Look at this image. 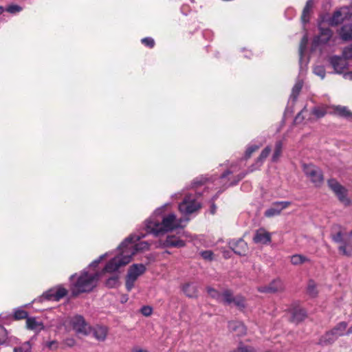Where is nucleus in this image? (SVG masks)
Instances as JSON below:
<instances>
[{
  "instance_id": "1",
  "label": "nucleus",
  "mask_w": 352,
  "mask_h": 352,
  "mask_svg": "<svg viewBox=\"0 0 352 352\" xmlns=\"http://www.w3.org/2000/svg\"><path fill=\"white\" fill-rule=\"evenodd\" d=\"M144 236V234L141 236L131 234L126 238L118 247L119 254L107 263L104 271L107 272H113L118 270L120 267L128 264L131 261L132 256L138 252L148 250L149 244L146 241L135 244L136 241Z\"/></svg>"
},
{
  "instance_id": "2",
  "label": "nucleus",
  "mask_w": 352,
  "mask_h": 352,
  "mask_svg": "<svg viewBox=\"0 0 352 352\" xmlns=\"http://www.w3.org/2000/svg\"><path fill=\"white\" fill-rule=\"evenodd\" d=\"M182 219H177L175 214L171 213L163 217L161 223L148 219L145 222V229L147 233L153 234L155 236L168 232L178 228H183L181 225Z\"/></svg>"
},
{
  "instance_id": "3",
  "label": "nucleus",
  "mask_w": 352,
  "mask_h": 352,
  "mask_svg": "<svg viewBox=\"0 0 352 352\" xmlns=\"http://www.w3.org/2000/svg\"><path fill=\"white\" fill-rule=\"evenodd\" d=\"M99 277L100 274L98 272H82L73 284L72 287V296H76L81 293L91 292L96 287Z\"/></svg>"
},
{
  "instance_id": "4",
  "label": "nucleus",
  "mask_w": 352,
  "mask_h": 352,
  "mask_svg": "<svg viewBox=\"0 0 352 352\" xmlns=\"http://www.w3.org/2000/svg\"><path fill=\"white\" fill-rule=\"evenodd\" d=\"M208 294L219 301L223 302L226 306L234 305L239 307L245 306V299L241 295L234 296L232 291L226 289L221 294L210 286L206 287Z\"/></svg>"
},
{
  "instance_id": "5",
  "label": "nucleus",
  "mask_w": 352,
  "mask_h": 352,
  "mask_svg": "<svg viewBox=\"0 0 352 352\" xmlns=\"http://www.w3.org/2000/svg\"><path fill=\"white\" fill-rule=\"evenodd\" d=\"M69 324L76 334L79 337L88 336L91 334V325L80 315L71 317Z\"/></svg>"
},
{
  "instance_id": "6",
  "label": "nucleus",
  "mask_w": 352,
  "mask_h": 352,
  "mask_svg": "<svg viewBox=\"0 0 352 352\" xmlns=\"http://www.w3.org/2000/svg\"><path fill=\"white\" fill-rule=\"evenodd\" d=\"M302 170L307 178L317 187L320 186L324 182L321 169L312 164L302 165Z\"/></svg>"
},
{
  "instance_id": "7",
  "label": "nucleus",
  "mask_w": 352,
  "mask_h": 352,
  "mask_svg": "<svg viewBox=\"0 0 352 352\" xmlns=\"http://www.w3.org/2000/svg\"><path fill=\"white\" fill-rule=\"evenodd\" d=\"M329 188L334 192L339 201L345 206H349L351 203L348 197L347 189L342 186L336 179H330L327 181Z\"/></svg>"
},
{
  "instance_id": "8",
  "label": "nucleus",
  "mask_w": 352,
  "mask_h": 352,
  "mask_svg": "<svg viewBox=\"0 0 352 352\" xmlns=\"http://www.w3.org/2000/svg\"><path fill=\"white\" fill-rule=\"evenodd\" d=\"M146 267L144 265L133 264L129 268L127 276L126 278V287L128 291H131L134 286V283L138 278L144 273Z\"/></svg>"
},
{
  "instance_id": "9",
  "label": "nucleus",
  "mask_w": 352,
  "mask_h": 352,
  "mask_svg": "<svg viewBox=\"0 0 352 352\" xmlns=\"http://www.w3.org/2000/svg\"><path fill=\"white\" fill-rule=\"evenodd\" d=\"M318 34L315 36L313 39V48H316L320 45L327 44L333 36L332 30L329 28L323 27L322 24L318 25Z\"/></svg>"
},
{
  "instance_id": "10",
  "label": "nucleus",
  "mask_w": 352,
  "mask_h": 352,
  "mask_svg": "<svg viewBox=\"0 0 352 352\" xmlns=\"http://www.w3.org/2000/svg\"><path fill=\"white\" fill-rule=\"evenodd\" d=\"M67 293L68 291L65 287L58 285L52 287L45 292L41 298L57 302L67 296Z\"/></svg>"
},
{
  "instance_id": "11",
  "label": "nucleus",
  "mask_w": 352,
  "mask_h": 352,
  "mask_svg": "<svg viewBox=\"0 0 352 352\" xmlns=\"http://www.w3.org/2000/svg\"><path fill=\"white\" fill-rule=\"evenodd\" d=\"M199 203L190 195L186 196L183 201L179 205V210L182 213L189 214L200 208Z\"/></svg>"
},
{
  "instance_id": "12",
  "label": "nucleus",
  "mask_w": 352,
  "mask_h": 352,
  "mask_svg": "<svg viewBox=\"0 0 352 352\" xmlns=\"http://www.w3.org/2000/svg\"><path fill=\"white\" fill-rule=\"evenodd\" d=\"M228 244L230 249L239 256H245L248 252V244L243 239H232Z\"/></svg>"
},
{
  "instance_id": "13",
  "label": "nucleus",
  "mask_w": 352,
  "mask_h": 352,
  "mask_svg": "<svg viewBox=\"0 0 352 352\" xmlns=\"http://www.w3.org/2000/svg\"><path fill=\"white\" fill-rule=\"evenodd\" d=\"M291 205L289 201H276L272 204V206L265 210V216L272 217L278 215L281 211Z\"/></svg>"
},
{
  "instance_id": "14",
  "label": "nucleus",
  "mask_w": 352,
  "mask_h": 352,
  "mask_svg": "<svg viewBox=\"0 0 352 352\" xmlns=\"http://www.w3.org/2000/svg\"><path fill=\"white\" fill-rule=\"evenodd\" d=\"M284 287L280 280H274L268 285L261 287L258 291L262 293L275 294L283 291Z\"/></svg>"
},
{
  "instance_id": "15",
  "label": "nucleus",
  "mask_w": 352,
  "mask_h": 352,
  "mask_svg": "<svg viewBox=\"0 0 352 352\" xmlns=\"http://www.w3.org/2000/svg\"><path fill=\"white\" fill-rule=\"evenodd\" d=\"M163 248H182L185 246L186 243L184 241L179 239L175 235H168L166 239L161 242Z\"/></svg>"
},
{
  "instance_id": "16",
  "label": "nucleus",
  "mask_w": 352,
  "mask_h": 352,
  "mask_svg": "<svg viewBox=\"0 0 352 352\" xmlns=\"http://www.w3.org/2000/svg\"><path fill=\"white\" fill-rule=\"evenodd\" d=\"M329 62L334 70L339 74H341L347 65L346 60L344 58L338 56L331 57Z\"/></svg>"
},
{
  "instance_id": "17",
  "label": "nucleus",
  "mask_w": 352,
  "mask_h": 352,
  "mask_svg": "<svg viewBox=\"0 0 352 352\" xmlns=\"http://www.w3.org/2000/svg\"><path fill=\"white\" fill-rule=\"evenodd\" d=\"M253 241L255 243L267 244L271 241V235L263 228H261L256 231Z\"/></svg>"
},
{
  "instance_id": "18",
  "label": "nucleus",
  "mask_w": 352,
  "mask_h": 352,
  "mask_svg": "<svg viewBox=\"0 0 352 352\" xmlns=\"http://www.w3.org/2000/svg\"><path fill=\"white\" fill-rule=\"evenodd\" d=\"M91 334L97 340H105L108 333V329L107 327L97 324L94 327L91 326Z\"/></svg>"
},
{
  "instance_id": "19",
  "label": "nucleus",
  "mask_w": 352,
  "mask_h": 352,
  "mask_svg": "<svg viewBox=\"0 0 352 352\" xmlns=\"http://www.w3.org/2000/svg\"><path fill=\"white\" fill-rule=\"evenodd\" d=\"M228 328L231 332L236 333L238 336H241L246 333V327L239 321L230 322Z\"/></svg>"
},
{
  "instance_id": "20",
  "label": "nucleus",
  "mask_w": 352,
  "mask_h": 352,
  "mask_svg": "<svg viewBox=\"0 0 352 352\" xmlns=\"http://www.w3.org/2000/svg\"><path fill=\"white\" fill-rule=\"evenodd\" d=\"M289 320L294 323H299L306 317L307 314L305 309H289Z\"/></svg>"
},
{
  "instance_id": "21",
  "label": "nucleus",
  "mask_w": 352,
  "mask_h": 352,
  "mask_svg": "<svg viewBox=\"0 0 352 352\" xmlns=\"http://www.w3.org/2000/svg\"><path fill=\"white\" fill-rule=\"evenodd\" d=\"M184 293L190 298H195L198 295L197 285L194 283H188L183 285Z\"/></svg>"
},
{
  "instance_id": "22",
  "label": "nucleus",
  "mask_w": 352,
  "mask_h": 352,
  "mask_svg": "<svg viewBox=\"0 0 352 352\" xmlns=\"http://www.w3.org/2000/svg\"><path fill=\"white\" fill-rule=\"evenodd\" d=\"M338 337L337 335L331 330L329 332H327L324 336H322L319 340V344L322 345H328L333 343Z\"/></svg>"
},
{
  "instance_id": "23",
  "label": "nucleus",
  "mask_w": 352,
  "mask_h": 352,
  "mask_svg": "<svg viewBox=\"0 0 352 352\" xmlns=\"http://www.w3.org/2000/svg\"><path fill=\"white\" fill-rule=\"evenodd\" d=\"M339 34L344 41L352 40V24L343 25L339 30Z\"/></svg>"
},
{
  "instance_id": "24",
  "label": "nucleus",
  "mask_w": 352,
  "mask_h": 352,
  "mask_svg": "<svg viewBox=\"0 0 352 352\" xmlns=\"http://www.w3.org/2000/svg\"><path fill=\"white\" fill-rule=\"evenodd\" d=\"M344 21V17L340 10H336L333 15L328 19V23L331 26H336Z\"/></svg>"
},
{
  "instance_id": "25",
  "label": "nucleus",
  "mask_w": 352,
  "mask_h": 352,
  "mask_svg": "<svg viewBox=\"0 0 352 352\" xmlns=\"http://www.w3.org/2000/svg\"><path fill=\"white\" fill-rule=\"evenodd\" d=\"M334 113L346 119H352V112H351L346 107L337 106L334 109Z\"/></svg>"
},
{
  "instance_id": "26",
  "label": "nucleus",
  "mask_w": 352,
  "mask_h": 352,
  "mask_svg": "<svg viewBox=\"0 0 352 352\" xmlns=\"http://www.w3.org/2000/svg\"><path fill=\"white\" fill-rule=\"evenodd\" d=\"M338 250L343 255L350 256L352 252V239L345 240L344 243L338 247Z\"/></svg>"
},
{
  "instance_id": "27",
  "label": "nucleus",
  "mask_w": 352,
  "mask_h": 352,
  "mask_svg": "<svg viewBox=\"0 0 352 352\" xmlns=\"http://www.w3.org/2000/svg\"><path fill=\"white\" fill-rule=\"evenodd\" d=\"M331 238L333 241L338 243H343L345 240H351V237L348 235H343L340 230L338 231L336 234L331 233Z\"/></svg>"
},
{
  "instance_id": "28",
  "label": "nucleus",
  "mask_w": 352,
  "mask_h": 352,
  "mask_svg": "<svg viewBox=\"0 0 352 352\" xmlns=\"http://www.w3.org/2000/svg\"><path fill=\"white\" fill-rule=\"evenodd\" d=\"M307 294L311 297H316L318 294L317 284L313 280H309L307 287Z\"/></svg>"
},
{
  "instance_id": "29",
  "label": "nucleus",
  "mask_w": 352,
  "mask_h": 352,
  "mask_svg": "<svg viewBox=\"0 0 352 352\" xmlns=\"http://www.w3.org/2000/svg\"><path fill=\"white\" fill-rule=\"evenodd\" d=\"M282 150H283L282 141H280V140L277 141L275 144L274 152L272 157V162H276L278 161L280 156L281 155Z\"/></svg>"
},
{
  "instance_id": "30",
  "label": "nucleus",
  "mask_w": 352,
  "mask_h": 352,
  "mask_svg": "<svg viewBox=\"0 0 352 352\" xmlns=\"http://www.w3.org/2000/svg\"><path fill=\"white\" fill-rule=\"evenodd\" d=\"M39 327H41V329L43 328V324L41 322H38L36 320L35 318H30L28 317L26 320V327L30 330H36Z\"/></svg>"
},
{
  "instance_id": "31",
  "label": "nucleus",
  "mask_w": 352,
  "mask_h": 352,
  "mask_svg": "<svg viewBox=\"0 0 352 352\" xmlns=\"http://www.w3.org/2000/svg\"><path fill=\"white\" fill-rule=\"evenodd\" d=\"M347 327V323L345 322H342L338 324L332 331L337 335L339 338L341 336L344 334V331Z\"/></svg>"
},
{
  "instance_id": "32",
  "label": "nucleus",
  "mask_w": 352,
  "mask_h": 352,
  "mask_svg": "<svg viewBox=\"0 0 352 352\" xmlns=\"http://www.w3.org/2000/svg\"><path fill=\"white\" fill-rule=\"evenodd\" d=\"M271 152V147L267 146H266L261 152L260 155L258 157L256 160V164H258V166H261L264 160L267 157L269 154Z\"/></svg>"
},
{
  "instance_id": "33",
  "label": "nucleus",
  "mask_w": 352,
  "mask_h": 352,
  "mask_svg": "<svg viewBox=\"0 0 352 352\" xmlns=\"http://www.w3.org/2000/svg\"><path fill=\"white\" fill-rule=\"evenodd\" d=\"M308 258L300 254H295L291 257V263L294 265H300L307 261Z\"/></svg>"
},
{
  "instance_id": "34",
  "label": "nucleus",
  "mask_w": 352,
  "mask_h": 352,
  "mask_svg": "<svg viewBox=\"0 0 352 352\" xmlns=\"http://www.w3.org/2000/svg\"><path fill=\"white\" fill-rule=\"evenodd\" d=\"M302 82L300 80H298V82H296V83L294 85V86L292 88L291 97L293 98L294 100L296 99L297 96H298L300 91L302 89Z\"/></svg>"
},
{
  "instance_id": "35",
  "label": "nucleus",
  "mask_w": 352,
  "mask_h": 352,
  "mask_svg": "<svg viewBox=\"0 0 352 352\" xmlns=\"http://www.w3.org/2000/svg\"><path fill=\"white\" fill-rule=\"evenodd\" d=\"M307 43H308V37L305 34L302 38V39L300 41V46H299V54H300V59H302V58L303 53H304L305 50H306Z\"/></svg>"
},
{
  "instance_id": "36",
  "label": "nucleus",
  "mask_w": 352,
  "mask_h": 352,
  "mask_svg": "<svg viewBox=\"0 0 352 352\" xmlns=\"http://www.w3.org/2000/svg\"><path fill=\"white\" fill-rule=\"evenodd\" d=\"M32 346L29 341L24 342L21 346L15 347L14 352H31Z\"/></svg>"
},
{
  "instance_id": "37",
  "label": "nucleus",
  "mask_w": 352,
  "mask_h": 352,
  "mask_svg": "<svg viewBox=\"0 0 352 352\" xmlns=\"http://www.w3.org/2000/svg\"><path fill=\"white\" fill-rule=\"evenodd\" d=\"M28 318V314L24 309H16L14 313L15 320H22Z\"/></svg>"
},
{
  "instance_id": "38",
  "label": "nucleus",
  "mask_w": 352,
  "mask_h": 352,
  "mask_svg": "<svg viewBox=\"0 0 352 352\" xmlns=\"http://www.w3.org/2000/svg\"><path fill=\"white\" fill-rule=\"evenodd\" d=\"M119 276L118 275H113L109 277L106 281V286L112 288L116 286L118 283Z\"/></svg>"
},
{
  "instance_id": "39",
  "label": "nucleus",
  "mask_w": 352,
  "mask_h": 352,
  "mask_svg": "<svg viewBox=\"0 0 352 352\" xmlns=\"http://www.w3.org/2000/svg\"><path fill=\"white\" fill-rule=\"evenodd\" d=\"M310 11H311V9L307 8V7L304 8V9L302 10V16H301V20H302V23H305L309 21Z\"/></svg>"
},
{
  "instance_id": "40",
  "label": "nucleus",
  "mask_w": 352,
  "mask_h": 352,
  "mask_svg": "<svg viewBox=\"0 0 352 352\" xmlns=\"http://www.w3.org/2000/svg\"><path fill=\"white\" fill-rule=\"evenodd\" d=\"M342 56L345 60L352 58V45L343 50Z\"/></svg>"
},
{
  "instance_id": "41",
  "label": "nucleus",
  "mask_w": 352,
  "mask_h": 352,
  "mask_svg": "<svg viewBox=\"0 0 352 352\" xmlns=\"http://www.w3.org/2000/svg\"><path fill=\"white\" fill-rule=\"evenodd\" d=\"M314 72L317 76H320L322 78H324L325 76V69L323 66H316L314 69Z\"/></svg>"
},
{
  "instance_id": "42",
  "label": "nucleus",
  "mask_w": 352,
  "mask_h": 352,
  "mask_svg": "<svg viewBox=\"0 0 352 352\" xmlns=\"http://www.w3.org/2000/svg\"><path fill=\"white\" fill-rule=\"evenodd\" d=\"M6 10L11 14H15L22 10V8L18 5H10L7 7Z\"/></svg>"
},
{
  "instance_id": "43",
  "label": "nucleus",
  "mask_w": 352,
  "mask_h": 352,
  "mask_svg": "<svg viewBox=\"0 0 352 352\" xmlns=\"http://www.w3.org/2000/svg\"><path fill=\"white\" fill-rule=\"evenodd\" d=\"M258 146H256V145H252V146H249L246 151H245V157L246 159L248 158H250L252 155V154L255 152L256 151H257L258 149Z\"/></svg>"
},
{
  "instance_id": "44",
  "label": "nucleus",
  "mask_w": 352,
  "mask_h": 352,
  "mask_svg": "<svg viewBox=\"0 0 352 352\" xmlns=\"http://www.w3.org/2000/svg\"><path fill=\"white\" fill-rule=\"evenodd\" d=\"M7 332L6 329L0 325V344H3L6 342Z\"/></svg>"
},
{
  "instance_id": "45",
  "label": "nucleus",
  "mask_w": 352,
  "mask_h": 352,
  "mask_svg": "<svg viewBox=\"0 0 352 352\" xmlns=\"http://www.w3.org/2000/svg\"><path fill=\"white\" fill-rule=\"evenodd\" d=\"M142 43L144 45H146V46H148V47H149L151 48H152L154 46V45H155L154 40L152 38H151V37H146V38H142Z\"/></svg>"
},
{
  "instance_id": "46",
  "label": "nucleus",
  "mask_w": 352,
  "mask_h": 352,
  "mask_svg": "<svg viewBox=\"0 0 352 352\" xmlns=\"http://www.w3.org/2000/svg\"><path fill=\"white\" fill-rule=\"evenodd\" d=\"M312 113L317 118H322L325 115V111L320 108H314L312 111Z\"/></svg>"
},
{
  "instance_id": "47",
  "label": "nucleus",
  "mask_w": 352,
  "mask_h": 352,
  "mask_svg": "<svg viewBox=\"0 0 352 352\" xmlns=\"http://www.w3.org/2000/svg\"><path fill=\"white\" fill-rule=\"evenodd\" d=\"M201 256L206 260H212L213 253L210 250H206L201 252Z\"/></svg>"
},
{
  "instance_id": "48",
  "label": "nucleus",
  "mask_w": 352,
  "mask_h": 352,
  "mask_svg": "<svg viewBox=\"0 0 352 352\" xmlns=\"http://www.w3.org/2000/svg\"><path fill=\"white\" fill-rule=\"evenodd\" d=\"M47 346L52 350H56L58 349V342L56 341L53 340V341L47 342Z\"/></svg>"
},
{
  "instance_id": "49",
  "label": "nucleus",
  "mask_w": 352,
  "mask_h": 352,
  "mask_svg": "<svg viewBox=\"0 0 352 352\" xmlns=\"http://www.w3.org/2000/svg\"><path fill=\"white\" fill-rule=\"evenodd\" d=\"M65 342L66 345L69 346V347H72V346H74L76 344V340L74 338H67L65 340Z\"/></svg>"
},
{
  "instance_id": "50",
  "label": "nucleus",
  "mask_w": 352,
  "mask_h": 352,
  "mask_svg": "<svg viewBox=\"0 0 352 352\" xmlns=\"http://www.w3.org/2000/svg\"><path fill=\"white\" fill-rule=\"evenodd\" d=\"M140 311L144 316H149L152 314L153 309H140Z\"/></svg>"
},
{
  "instance_id": "51",
  "label": "nucleus",
  "mask_w": 352,
  "mask_h": 352,
  "mask_svg": "<svg viewBox=\"0 0 352 352\" xmlns=\"http://www.w3.org/2000/svg\"><path fill=\"white\" fill-rule=\"evenodd\" d=\"M303 112V110H302L300 112H299L296 118H295V122H300L304 118L302 116V113Z\"/></svg>"
},
{
  "instance_id": "52",
  "label": "nucleus",
  "mask_w": 352,
  "mask_h": 352,
  "mask_svg": "<svg viewBox=\"0 0 352 352\" xmlns=\"http://www.w3.org/2000/svg\"><path fill=\"white\" fill-rule=\"evenodd\" d=\"M104 255H102L98 259L95 260L94 261H93L90 264V266L91 267H96L98 265V263L100 262V261L104 258Z\"/></svg>"
},
{
  "instance_id": "53",
  "label": "nucleus",
  "mask_w": 352,
  "mask_h": 352,
  "mask_svg": "<svg viewBox=\"0 0 352 352\" xmlns=\"http://www.w3.org/2000/svg\"><path fill=\"white\" fill-rule=\"evenodd\" d=\"M216 209H217V207H216L215 204H214V202H212V204H211V207H210V213L212 214H214L216 212Z\"/></svg>"
},
{
  "instance_id": "54",
  "label": "nucleus",
  "mask_w": 352,
  "mask_h": 352,
  "mask_svg": "<svg viewBox=\"0 0 352 352\" xmlns=\"http://www.w3.org/2000/svg\"><path fill=\"white\" fill-rule=\"evenodd\" d=\"M245 177V174L244 173H241V174H239V175H237V180L236 182L233 183L232 182V184H236L238 182H239L240 180H241L243 177Z\"/></svg>"
},
{
  "instance_id": "55",
  "label": "nucleus",
  "mask_w": 352,
  "mask_h": 352,
  "mask_svg": "<svg viewBox=\"0 0 352 352\" xmlns=\"http://www.w3.org/2000/svg\"><path fill=\"white\" fill-rule=\"evenodd\" d=\"M312 6H313V0H308L306 3V5L305 7L311 9Z\"/></svg>"
},
{
  "instance_id": "56",
  "label": "nucleus",
  "mask_w": 352,
  "mask_h": 352,
  "mask_svg": "<svg viewBox=\"0 0 352 352\" xmlns=\"http://www.w3.org/2000/svg\"><path fill=\"white\" fill-rule=\"evenodd\" d=\"M132 352H148L147 350L145 349H141L139 348H133L132 349Z\"/></svg>"
},
{
  "instance_id": "57",
  "label": "nucleus",
  "mask_w": 352,
  "mask_h": 352,
  "mask_svg": "<svg viewBox=\"0 0 352 352\" xmlns=\"http://www.w3.org/2000/svg\"><path fill=\"white\" fill-rule=\"evenodd\" d=\"M230 173H231V172L230 170H227L222 174L221 177L222 178L226 177L227 175H230Z\"/></svg>"
},
{
  "instance_id": "58",
  "label": "nucleus",
  "mask_w": 352,
  "mask_h": 352,
  "mask_svg": "<svg viewBox=\"0 0 352 352\" xmlns=\"http://www.w3.org/2000/svg\"><path fill=\"white\" fill-rule=\"evenodd\" d=\"M4 11V8L2 6H0V14H1Z\"/></svg>"
},
{
  "instance_id": "59",
  "label": "nucleus",
  "mask_w": 352,
  "mask_h": 352,
  "mask_svg": "<svg viewBox=\"0 0 352 352\" xmlns=\"http://www.w3.org/2000/svg\"><path fill=\"white\" fill-rule=\"evenodd\" d=\"M141 308H145V309H147V308H152L151 307L148 306V305H143Z\"/></svg>"
},
{
  "instance_id": "60",
  "label": "nucleus",
  "mask_w": 352,
  "mask_h": 352,
  "mask_svg": "<svg viewBox=\"0 0 352 352\" xmlns=\"http://www.w3.org/2000/svg\"><path fill=\"white\" fill-rule=\"evenodd\" d=\"M352 332V328H350L348 331V333H350Z\"/></svg>"
},
{
  "instance_id": "61",
  "label": "nucleus",
  "mask_w": 352,
  "mask_h": 352,
  "mask_svg": "<svg viewBox=\"0 0 352 352\" xmlns=\"http://www.w3.org/2000/svg\"><path fill=\"white\" fill-rule=\"evenodd\" d=\"M75 276V275H72L71 279L73 278Z\"/></svg>"
},
{
  "instance_id": "62",
  "label": "nucleus",
  "mask_w": 352,
  "mask_h": 352,
  "mask_svg": "<svg viewBox=\"0 0 352 352\" xmlns=\"http://www.w3.org/2000/svg\"><path fill=\"white\" fill-rule=\"evenodd\" d=\"M351 75H352V72H351Z\"/></svg>"
}]
</instances>
